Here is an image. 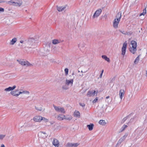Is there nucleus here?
Masks as SVG:
<instances>
[{
	"instance_id": "1",
	"label": "nucleus",
	"mask_w": 147,
	"mask_h": 147,
	"mask_svg": "<svg viewBox=\"0 0 147 147\" xmlns=\"http://www.w3.org/2000/svg\"><path fill=\"white\" fill-rule=\"evenodd\" d=\"M7 4L14 6L21 7L23 2L22 0H11L9 1H6Z\"/></svg>"
},
{
	"instance_id": "2",
	"label": "nucleus",
	"mask_w": 147,
	"mask_h": 147,
	"mask_svg": "<svg viewBox=\"0 0 147 147\" xmlns=\"http://www.w3.org/2000/svg\"><path fill=\"white\" fill-rule=\"evenodd\" d=\"M121 16V12H119L116 15V18L113 22V26L114 28H118V24L120 20Z\"/></svg>"
},
{
	"instance_id": "3",
	"label": "nucleus",
	"mask_w": 147,
	"mask_h": 147,
	"mask_svg": "<svg viewBox=\"0 0 147 147\" xmlns=\"http://www.w3.org/2000/svg\"><path fill=\"white\" fill-rule=\"evenodd\" d=\"M131 47L129 48V51L133 54L135 53L136 51L137 43L134 40H132L131 42Z\"/></svg>"
},
{
	"instance_id": "4",
	"label": "nucleus",
	"mask_w": 147,
	"mask_h": 147,
	"mask_svg": "<svg viewBox=\"0 0 147 147\" xmlns=\"http://www.w3.org/2000/svg\"><path fill=\"white\" fill-rule=\"evenodd\" d=\"M17 61L19 63L22 65L26 67H30L33 66L32 64H31L27 61L17 60Z\"/></svg>"
},
{
	"instance_id": "5",
	"label": "nucleus",
	"mask_w": 147,
	"mask_h": 147,
	"mask_svg": "<svg viewBox=\"0 0 147 147\" xmlns=\"http://www.w3.org/2000/svg\"><path fill=\"white\" fill-rule=\"evenodd\" d=\"M53 106L56 111L63 113H65V111L63 108L59 106H56L55 105H53Z\"/></svg>"
},
{
	"instance_id": "6",
	"label": "nucleus",
	"mask_w": 147,
	"mask_h": 147,
	"mask_svg": "<svg viewBox=\"0 0 147 147\" xmlns=\"http://www.w3.org/2000/svg\"><path fill=\"white\" fill-rule=\"evenodd\" d=\"M35 44V40L33 38L29 39L27 42V46L28 47H31Z\"/></svg>"
},
{
	"instance_id": "7",
	"label": "nucleus",
	"mask_w": 147,
	"mask_h": 147,
	"mask_svg": "<svg viewBox=\"0 0 147 147\" xmlns=\"http://www.w3.org/2000/svg\"><path fill=\"white\" fill-rule=\"evenodd\" d=\"M127 43L126 42H125L123 44V47L122 48V53L121 55L124 56L125 54L126 48H127Z\"/></svg>"
},
{
	"instance_id": "8",
	"label": "nucleus",
	"mask_w": 147,
	"mask_h": 147,
	"mask_svg": "<svg viewBox=\"0 0 147 147\" xmlns=\"http://www.w3.org/2000/svg\"><path fill=\"white\" fill-rule=\"evenodd\" d=\"M102 10H97L94 13L92 16V18L94 19L98 17L99 16Z\"/></svg>"
},
{
	"instance_id": "9",
	"label": "nucleus",
	"mask_w": 147,
	"mask_h": 147,
	"mask_svg": "<svg viewBox=\"0 0 147 147\" xmlns=\"http://www.w3.org/2000/svg\"><path fill=\"white\" fill-rule=\"evenodd\" d=\"M18 90L17 89L15 90H12L10 92L11 94L17 97L20 95Z\"/></svg>"
},
{
	"instance_id": "10",
	"label": "nucleus",
	"mask_w": 147,
	"mask_h": 147,
	"mask_svg": "<svg viewBox=\"0 0 147 147\" xmlns=\"http://www.w3.org/2000/svg\"><path fill=\"white\" fill-rule=\"evenodd\" d=\"M127 135V134H126L125 135L121 137L119 140L117 145L121 144V143L125 139Z\"/></svg>"
},
{
	"instance_id": "11",
	"label": "nucleus",
	"mask_w": 147,
	"mask_h": 147,
	"mask_svg": "<svg viewBox=\"0 0 147 147\" xmlns=\"http://www.w3.org/2000/svg\"><path fill=\"white\" fill-rule=\"evenodd\" d=\"M41 116H34L33 119L35 122H40L41 121Z\"/></svg>"
},
{
	"instance_id": "12",
	"label": "nucleus",
	"mask_w": 147,
	"mask_h": 147,
	"mask_svg": "<svg viewBox=\"0 0 147 147\" xmlns=\"http://www.w3.org/2000/svg\"><path fill=\"white\" fill-rule=\"evenodd\" d=\"M97 93L98 91H96L95 90L94 91V92L89 91L88 92L87 96L89 97H90L92 96H93L95 94H97Z\"/></svg>"
},
{
	"instance_id": "13",
	"label": "nucleus",
	"mask_w": 147,
	"mask_h": 147,
	"mask_svg": "<svg viewBox=\"0 0 147 147\" xmlns=\"http://www.w3.org/2000/svg\"><path fill=\"white\" fill-rule=\"evenodd\" d=\"M73 82H74V79H71L70 80L66 79V81H65V84L66 85H67V86L69 85H71V86H72Z\"/></svg>"
},
{
	"instance_id": "14",
	"label": "nucleus",
	"mask_w": 147,
	"mask_h": 147,
	"mask_svg": "<svg viewBox=\"0 0 147 147\" xmlns=\"http://www.w3.org/2000/svg\"><path fill=\"white\" fill-rule=\"evenodd\" d=\"M16 88V85H14L12 87H9L4 89V91L6 92H9L10 91H12Z\"/></svg>"
},
{
	"instance_id": "15",
	"label": "nucleus",
	"mask_w": 147,
	"mask_h": 147,
	"mask_svg": "<svg viewBox=\"0 0 147 147\" xmlns=\"http://www.w3.org/2000/svg\"><path fill=\"white\" fill-rule=\"evenodd\" d=\"M53 144L55 146H57V147H58L59 145V141L56 139H53Z\"/></svg>"
},
{
	"instance_id": "16",
	"label": "nucleus",
	"mask_w": 147,
	"mask_h": 147,
	"mask_svg": "<svg viewBox=\"0 0 147 147\" xmlns=\"http://www.w3.org/2000/svg\"><path fill=\"white\" fill-rule=\"evenodd\" d=\"M124 94V91L123 89H121L120 90L119 96L121 99H122Z\"/></svg>"
},
{
	"instance_id": "17",
	"label": "nucleus",
	"mask_w": 147,
	"mask_h": 147,
	"mask_svg": "<svg viewBox=\"0 0 147 147\" xmlns=\"http://www.w3.org/2000/svg\"><path fill=\"white\" fill-rule=\"evenodd\" d=\"M68 8L69 7L67 5L61 7H58V6H57V9H65Z\"/></svg>"
},
{
	"instance_id": "18",
	"label": "nucleus",
	"mask_w": 147,
	"mask_h": 147,
	"mask_svg": "<svg viewBox=\"0 0 147 147\" xmlns=\"http://www.w3.org/2000/svg\"><path fill=\"white\" fill-rule=\"evenodd\" d=\"M40 137L43 138H45L47 137L46 133L44 132H40Z\"/></svg>"
},
{
	"instance_id": "19",
	"label": "nucleus",
	"mask_w": 147,
	"mask_h": 147,
	"mask_svg": "<svg viewBox=\"0 0 147 147\" xmlns=\"http://www.w3.org/2000/svg\"><path fill=\"white\" fill-rule=\"evenodd\" d=\"M65 117V115H62L60 114L57 116V119L59 120H62L64 119Z\"/></svg>"
},
{
	"instance_id": "20",
	"label": "nucleus",
	"mask_w": 147,
	"mask_h": 147,
	"mask_svg": "<svg viewBox=\"0 0 147 147\" xmlns=\"http://www.w3.org/2000/svg\"><path fill=\"white\" fill-rule=\"evenodd\" d=\"M94 126V124L93 123H92L90 124L87 125V127L88 128L90 131H91L93 129Z\"/></svg>"
},
{
	"instance_id": "21",
	"label": "nucleus",
	"mask_w": 147,
	"mask_h": 147,
	"mask_svg": "<svg viewBox=\"0 0 147 147\" xmlns=\"http://www.w3.org/2000/svg\"><path fill=\"white\" fill-rule=\"evenodd\" d=\"M21 90V91L19 92L20 95L22 94H24L28 95L29 94V92L28 91H27L26 90Z\"/></svg>"
},
{
	"instance_id": "22",
	"label": "nucleus",
	"mask_w": 147,
	"mask_h": 147,
	"mask_svg": "<svg viewBox=\"0 0 147 147\" xmlns=\"http://www.w3.org/2000/svg\"><path fill=\"white\" fill-rule=\"evenodd\" d=\"M17 40L16 38H13L12 39L10 42V44L12 45H13L14 43L16 42Z\"/></svg>"
},
{
	"instance_id": "23",
	"label": "nucleus",
	"mask_w": 147,
	"mask_h": 147,
	"mask_svg": "<svg viewBox=\"0 0 147 147\" xmlns=\"http://www.w3.org/2000/svg\"><path fill=\"white\" fill-rule=\"evenodd\" d=\"M80 113L79 111H75L74 113L75 117H80Z\"/></svg>"
},
{
	"instance_id": "24",
	"label": "nucleus",
	"mask_w": 147,
	"mask_h": 147,
	"mask_svg": "<svg viewBox=\"0 0 147 147\" xmlns=\"http://www.w3.org/2000/svg\"><path fill=\"white\" fill-rule=\"evenodd\" d=\"M102 58L105 59V60L107 61L108 62H109L110 61L109 58H108L107 56L105 55H103L102 56Z\"/></svg>"
},
{
	"instance_id": "25",
	"label": "nucleus",
	"mask_w": 147,
	"mask_h": 147,
	"mask_svg": "<svg viewBox=\"0 0 147 147\" xmlns=\"http://www.w3.org/2000/svg\"><path fill=\"white\" fill-rule=\"evenodd\" d=\"M99 123L100 124L102 125H105L106 124V122L104 120H100L99 122Z\"/></svg>"
},
{
	"instance_id": "26",
	"label": "nucleus",
	"mask_w": 147,
	"mask_h": 147,
	"mask_svg": "<svg viewBox=\"0 0 147 147\" xmlns=\"http://www.w3.org/2000/svg\"><path fill=\"white\" fill-rule=\"evenodd\" d=\"M60 43V41L57 39H54L53 40L52 43L53 44L56 45Z\"/></svg>"
},
{
	"instance_id": "27",
	"label": "nucleus",
	"mask_w": 147,
	"mask_h": 147,
	"mask_svg": "<svg viewBox=\"0 0 147 147\" xmlns=\"http://www.w3.org/2000/svg\"><path fill=\"white\" fill-rule=\"evenodd\" d=\"M139 56L140 55H139L135 59L134 61V63L135 64H137L138 62V61H139Z\"/></svg>"
},
{
	"instance_id": "28",
	"label": "nucleus",
	"mask_w": 147,
	"mask_h": 147,
	"mask_svg": "<svg viewBox=\"0 0 147 147\" xmlns=\"http://www.w3.org/2000/svg\"><path fill=\"white\" fill-rule=\"evenodd\" d=\"M127 126L126 125H124L121 127V132H122L125 129L127 128Z\"/></svg>"
},
{
	"instance_id": "29",
	"label": "nucleus",
	"mask_w": 147,
	"mask_h": 147,
	"mask_svg": "<svg viewBox=\"0 0 147 147\" xmlns=\"http://www.w3.org/2000/svg\"><path fill=\"white\" fill-rule=\"evenodd\" d=\"M72 118V117L70 115H68L66 117H65V119L66 120H71Z\"/></svg>"
},
{
	"instance_id": "30",
	"label": "nucleus",
	"mask_w": 147,
	"mask_h": 147,
	"mask_svg": "<svg viewBox=\"0 0 147 147\" xmlns=\"http://www.w3.org/2000/svg\"><path fill=\"white\" fill-rule=\"evenodd\" d=\"M146 10H143V12L140 13L139 15V16H140L142 15L144 16L145 15L146 13Z\"/></svg>"
},
{
	"instance_id": "31",
	"label": "nucleus",
	"mask_w": 147,
	"mask_h": 147,
	"mask_svg": "<svg viewBox=\"0 0 147 147\" xmlns=\"http://www.w3.org/2000/svg\"><path fill=\"white\" fill-rule=\"evenodd\" d=\"M41 121L43 120L45 122H48L49 121V120L48 119H47V118L44 117H41Z\"/></svg>"
},
{
	"instance_id": "32",
	"label": "nucleus",
	"mask_w": 147,
	"mask_h": 147,
	"mask_svg": "<svg viewBox=\"0 0 147 147\" xmlns=\"http://www.w3.org/2000/svg\"><path fill=\"white\" fill-rule=\"evenodd\" d=\"M79 145V144L78 143H72V147H76Z\"/></svg>"
},
{
	"instance_id": "33",
	"label": "nucleus",
	"mask_w": 147,
	"mask_h": 147,
	"mask_svg": "<svg viewBox=\"0 0 147 147\" xmlns=\"http://www.w3.org/2000/svg\"><path fill=\"white\" fill-rule=\"evenodd\" d=\"M67 147H72V143H68L66 145Z\"/></svg>"
},
{
	"instance_id": "34",
	"label": "nucleus",
	"mask_w": 147,
	"mask_h": 147,
	"mask_svg": "<svg viewBox=\"0 0 147 147\" xmlns=\"http://www.w3.org/2000/svg\"><path fill=\"white\" fill-rule=\"evenodd\" d=\"M65 73V75L67 76L68 75V69L67 68H66L64 70Z\"/></svg>"
},
{
	"instance_id": "35",
	"label": "nucleus",
	"mask_w": 147,
	"mask_h": 147,
	"mask_svg": "<svg viewBox=\"0 0 147 147\" xmlns=\"http://www.w3.org/2000/svg\"><path fill=\"white\" fill-rule=\"evenodd\" d=\"M5 135L0 134V140H2L5 136Z\"/></svg>"
},
{
	"instance_id": "36",
	"label": "nucleus",
	"mask_w": 147,
	"mask_h": 147,
	"mask_svg": "<svg viewBox=\"0 0 147 147\" xmlns=\"http://www.w3.org/2000/svg\"><path fill=\"white\" fill-rule=\"evenodd\" d=\"M62 88L64 90H67L68 89V87L66 85L63 86H62Z\"/></svg>"
},
{
	"instance_id": "37",
	"label": "nucleus",
	"mask_w": 147,
	"mask_h": 147,
	"mask_svg": "<svg viewBox=\"0 0 147 147\" xmlns=\"http://www.w3.org/2000/svg\"><path fill=\"white\" fill-rule=\"evenodd\" d=\"M35 109L36 110H37L39 111H41L42 110V109L41 107L38 108L35 107Z\"/></svg>"
},
{
	"instance_id": "38",
	"label": "nucleus",
	"mask_w": 147,
	"mask_h": 147,
	"mask_svg": "<svg viewBox=\"0 0 147 147\" xmlns=\"http://www.w3.org/2000/svg\"><path fill=\"white\" fill-rule=\"evenodd\" d=\"M127 119V118L126 117L124 118L121 121V123H124L126 120Z\"/></svg>"
},
{
	"instance_id": "39",
	"label": "nucleus",
	"mask_w": 147,
	"mask_h": 147,
	"mask_svg": "<svg viewBox=\"0 0 147 147\" xmlns=\"http://www.w3.org/2000/svg\"><path fill=\"white\" fill-rule=\"evenodd\" d=\"M98 100V98L96 97L92 101L93 103H95Z\"/></svg>"
},
{
	"instance_id": "40",
	"label": "nucleus",
	"mask_w": 147,
	"mask_h": 147,
	"mask_svg": "<svg viewBox=\"0 0 147 147\" xmlns=\"http://www.w3.org/2000/svg\"><path fill=\"white\" fill-rule=\"evenodd\" d=\"M80 106H81L82 107H84L85 106V104L84 103H80Z\"/></svg>"
},
{
	"instance_id": "41",
	"label": "nucleus",
	"mask_w": 147,
	"mask_h": 147,
	"mask_svg": "<svg viewBox=\"0 0 147 147\" xmlns=\"http://www.w3.org/2000/svg\"><path fill=\"white\" fill-rule=\"evenodd\" d=\"M119 31L121 33H122V34H125V32L124 31H121V30H119Z\"/></svg>"
},
{
	"instance_id": "42",
	"label": "nucleus",
	"mask_w": 147,
	"mask_h": 147,
	"mask_svg": "<svg viewBox=\"0 0 147 147\" xmlns=\"http://www.w3.org/2000/svg\"><path fill=\"white\" fill-rule=\"evenodd\" d=\"M131 33H130V32H125V35H129L131 34Z\"/></svg>"
},
{
	"instance_id": "43",
	"label": "nucleus",
	"mask_w": 147,
	"mask_h": 147,
	"mask_svg": "<svg viewBox=\"0 0 147 147\" xmlns=\"http://www.w3.org/2000/svg\"><path fill=\"white\" fill-rule=\"evenodd\" d=\"M144 9H147V3L144 5Z\"/></svg>"
},
{
	"instance_id": "44",
	"label": "nucleus",
	"mask_w": 147,
	"mask_h": 147,
	"mask_svg": "<svg viewBox=\"0 0 147 147\" xmlns=\"http://www.w3.org/2000/svg\"><path fill=\"white\" fill-rule=\"evenodd\" d=\"M6 2V1H3V0H0V3H5Z\"/></svg>"
},
{
	"instance_id": "45",
	"label": "nucleus",
	"mask_w": 147,
	"mask_h": 147,
	"mask_svg": "<svg viewBox=\"0 0 147 147\" xmlns=\"http://www.w3.org/2000/svg\"><path fill=\"white\" fill-rule=\"evenodd\" d=\"M4 10H0V13L4 12Z\"/></svg>"
},
{
	"instance_id": "46",
	"label": "nucleus",
	"mask_w": 147,
	"mask_h": 147,
	"mask_svg": "<svg viewBox=\"0 0 147 147\" xmlns=\"http://www.w3.org/2000/svg\"><path fill=\"white\" fill-rule=\"evenodd\" d=\"M1 147H5V145L3 144H2L1 145Z\"/></svg>"
},
{
	"instance_id": "47",
	"label": "nucleus",
	"mask_w": 147,
	"mask_h": 147,
	"mask_svg": "<svg viewBox=\"0 0 147 147\" xmlns=\"http://www.w3.org/2000/svg\"><path fill=\"white\" fill-rule=\"evenodd\" d=\"M102 74H102V73L100 74V78H101L102 77Z\"/></svg>"
},
{
	"instance_id": "48",
	"label": "nucleus",
	"mask_w": 147,
	"mask_h": 147,
	"mask_svg": "<svg viewBox=\"0 0 147 147\" xmlns=\"http://www.w3.org/2000/svg\"><path fill=\"white\" fill-rule=\"evenodd\" d=\"M110 97V96H107L106 97V99H108Z\"/></svg>"
},
{
	"instance_id": "49",
	"label": "nucleus",
	"mask_w": 147,
	"mask_h": 147,
	"mask_svg": "<svg viewBox=\"0 0 147 147\" xmlns=\"http://www.w3.org/2000/svg\"><path fill=\"white\" fill-rule=\"evenodd\" d=\"M58 10V11H59V12H61L63 10Z\"/></svg>"
},
{
	"instance_id": "50",
	"label": "nucleus",
	"mask_w": 147,
	"mask_h": 147,
	"mask_svg": "<svg viewBox=\"0 0 147 147\" xmlns=\"http://www.w3.org/2000/svg\"><path fill=\"white\" fill-rule=\"evenodd\" d=\"M23 42H24V41L23 40H21L20 41V42L22 43H23Z\"/></svg>"
},
{
	"instance_id": "51",
	"label": "nucleus",
	"mask_w": 147,
	"mask_h": 147,
	"mask_svg": "<svg viewBox=\"0 0 147 147\" xmlns=\"http://www.w3.org/2000/svg\"><path fill=\"white\" fill-rule=\"evenodd\" d=\"M83 74H81V75H79V76H80V77H82V76H83Z\"/></svg>"
},
{
	"instance_id": "52",
	"label": "nucleus",
	"mask_w": 147,
	"mask_h": 147,
	"mask_svg": "<svg viewBox=\"0 0 147 147\" xmlns=\"http://www.w3.org/2000/svg\"><path fill=\"white\" fill-rule=\"evenodd\" d=\"M103 72H104V70L103 69H102V71H101V73L102 74H103Z\"/></svg>"
},
{
	"instance_id": "53",
	"label": "nucleus",
	"mask_w": 147,
	"mask_h": 147,
	"mask_svg": "<svg viewBox=\"0 0 147 147\" xmlns=\"http://www.w3.org/2000/svg\"><path fill=\"white\" fill-rule=\"evenodd\" d=\"M74 75V72H73L72 73V75Z\"/></svg>"
},
{
	"instance_id": "54",
	"label": "nucleus",
	"mask_w": 147,
	"mask_h": 147,
	"mask_svg": "<svg viewBox=\"0 0 147 147\" xmlns=\"http://www.w3.org/2000/svg\"><path fill=\"white\" fill-rule=\"evenodd\" d=\"M0 9H4L0 7Z\"/></svg>"
},
{
	"instance_id": "55",
	"label": "nucleus",
	"mask_w": 147,
	"mask_h": 147,
	"mask_svg": "<svg viewBox=\"0 0 147 147\" xmlns=\"http://www.w3.org/2000/svg\"><path fill=\"white\" fill-rule=\"evenodd\" d=\"M126 5V4H125V3L124 4V5Z\"/></svg>"
},
{
	"instance_id": "56",
	"label": "nucleus",
	"mask_w": 147,
	"mask_h": 147,
	"mask_svg": "<svg viewBox=\"0 0 147 147\" xmlns=\"http://www.w3.org/2000/svg\"><path fill=\"white\" fill-rule=\"evenodd\" d=\"M81 72L82 73H83V72L82 71H81Z\"/></svg>"
},
{
	"instance_id": "57",
	"label": "nucleus",
	"mask_w": 147,
	"mask_h": 147,
	"mask_svg": "<svg viewBox=\"0 0 147 147\" xmlns=\"http://www.w3.org/2000/svg\"><path fill=\"white\" fill-rule=\"evenodd\" d=\"M78 72H80V71H78Z\"/></svg>"
},
{
	"instance_id": "58",
	"label": "nucleus",
	"mask_w": 147,
	"mask_h": 147,
	"mask_svg": "<svg viewBox=\"0 0 147 147\" xmlns=\"http://www.w3.org/2000/svg\"><path fill=\"white\" fill-rule=\"evenodd\" d=\"M23 127V126H22L21 128H22Z\"/></svg>"
}]
</instances>
